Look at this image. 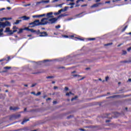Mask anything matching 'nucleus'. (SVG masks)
Listing matches in <instances>:
<instances>
[{
	"mask_svg": "<svg viewBox=\"0 0 131 131\" xmlns=\"http://www.w3.org/2000/svg\"><path fill=\"white\" fill-rule=\"evenodd\" d=\"M19 109H20V108H19L18 107H12V106H10V110L12 111V110H13V111H17V110H19Z\"/></svg>",
	"mask_w": 131,
	"mask_h": 131,
	"instance_id": "ddd939ff",
	"label": "nucleus"
},
{
	"mask_svg": "<svg viewBox=\"0 0 131 131\" xmlns=\"http://www.w3.org/2000/svg\"><path fill=\"white\" fill-rule=\"evenodd\" d=\"M128 81H129L130 82H131V78L128 79Z\"/></svg>",
	"mask_w": 131,
	"mask_h": 131,
	"instance_id": "774afa93",
	"label": "nucleus"
},
{
	"mask_svg": "<svg viewBox=\"0 0 131 131\" xmlns=\"http://www.w3.org/2000/svg\"><path fill=\"white\" fill-rule=\"evenodd\" d=\"M10 28H6V30L4 31V32L8 33L10 31Z\"/></svg>",
	"mask_w": 131,
	"mask_h": 131,
	"instance_id": "5701e85b",
	"label": "nucleus"
},
{
	"mask_svg": "<svg viewBox=\"0 0 131 131\" xmlns=\"http://www.w3.org/2000/svg\"><path fill=\"white\" fill-rule=\"evenodd\" d=\"M115 98H123V96L122 95H114L113 96H110L108 97V98L113 99H114Z\"/></svg>",
	"mask_w": 131,
	"mask_h": 131,
	"instance_id": "f8f14e48",
	"label": "nucleus"
},
{
	"mask_svg": "<svg viewBox=\"0 0 131 131\" xmlns=\"http://www.w3.org/2000/svg\"><path fill=\"white\" fill-rule=\"evenodd\" d=\"M77 98H78V97L75 96V97L72 98L71 99V101H74V100H76V99H77Z\"/></svg>",
	"mask_w": 131,
	"mask_h": 131,
	"instance_id": "bb28decb",
	"label": "nucleus"
},
{
	"mask_svg": "<svg viewBox=\"0 0 131 131\" xmlns=\"http://www.w3.org/2000/svg\"><path fill=\"white\" fill-rule=\"evenodd\" d=\"M127 28V26H126L124 28H123L122 30V32H124L125 31V30Z\"/></svg>",
	"mask_w": 131,
	"mask_h": 131,
	"instance_id": "a878e982",
	"label": "nucleus"
},
{
	"mask_svg": "<svg viewBox=\"0 0 131 131\" xmlns=\"http://www.w3.org/2000/svg\"><path fill=\"white\" fill-rule=\"evenodd\" d=\"M54 76H48L46 77V78H47V79H49L50 78H54Z\"/></svg>",
	"mask_w": 131,
	"mask_h": 131,
	"instance_id": "f704fd0d",
	"label": "nucleus"
},
{
	"mask_svg": "<svg viewBox=\"0 0 131 131\" xmlns=\"http://www.w3.org/2000/svg\"><path fill=\"white\" fill-rule=\"evenodd\" d=\"M4 61H6V58H3L0 60L1 65H2V66H4V65H6V64L8 63V61L5 62Z\"/></svg>",
	"mask_w": 131,
	"mask_h": 131,
	"instance_id": "1a4fd4ad",
	"label": "nucleus"
},
{
	"mask_svg": "<svg viewBox=\"0 0 131 131\" xmlns=\"http://www.w3.org/2000/svg\"><path fill=\"white\" fill-rule=\"evenodd\" d=\"M3 32H0V36H2L3 35Z\"/></svg>",
	"mask_w": 131,
	"mask_h": 131,
	"instance_id": "338daca9",
	"label": "nucleus"
},
{
	"mask_svg": "<svg viewBox=\"0 0 131 131\" xmlns=\"http://www.w3.org/2000/svg\"><path fill=\"white\" fill-rule=\"evenodd\" d=\"M131 51V47H129L127 49V51L130 52Z\"/></svg>",
	"mask_w": 131,
	"mask_h": 131,
	"instance_id": "864d4df0",
	"label": "nucleus"
},
{
	"mask_svg": "<svg viewBox=\"0 0 131 131\" xmlns=\"http://www.w3.org/2000/svg\"><path fill=\"white\" fill-rule=\"evenodd\" d=\"M40 95H41V93L40 92H39L37 93V94H36V96H40Z\"/></svg>",
	"mask_w": 131,
	"mask_h": 131,
	"instance_id": "e433bc0d",
	"label": "nucleus"
},
{
	"mask_svg": "<svg viewBox=\"0 0 131 131\" xmlns=\"http://www.w3.org/2000/svg\"><path fill=\"white\" fill-rule=\"evenodd\" d=\"M43 72H38L36 73H32V74H38L39 73H42Z\"/></svg>",
	"mask_w": 131,
	"mask_h": 131,
	"instance_id": "2f4dec72",
	"label": "nucleus"
},
{
	"mask_svg": "<svg viewBox=\"0 0 131 131\" xmlns=\"http://www.w3.org/2000/svg\"><path fill=\"white\" fill-rule=\"evenodd\" d=\"M105 4H110V1L105 2Z\"/></svg>",
	"mask_w": 131,
	"mask_h": 131,
	"instance_id": "680f3d73",
	"label": "nucleus"
},
{
	"mask_svg": "<svg viewBox=\"0 0 131 131\" xmlns=\"http://www.w3.org/2000/svg\"><path fill=\"white\" fill-rule=\"evenodd\" d=\"M99 2H101V0H96V3H99Z\"/></svg>",
	"mask_w": 131,
	"mask_h": 131,
	"instance_id": "e2e57ef3",
	"label": "nucleus"
},
{
	"mask_svg": "<svg viewBox=\"0 0 131 131\" xmlns=\"http://www.w3.org/2000/svg\"><path fill=\"white\" fill-rule=\"evenodd\" d=\"M64 90L65 91H68L69 90V88H68V87H65Z\"/></svg>",
	"mask_w": 131,
	"mask_h": 131,
	"instance_id": "5fc2aeb1",
	"label": "nucleus"
},
{
	"mask_svg": "<svg viewBox=\"0 0 131 131\" xmlns=\"http://www.w3.org/2000/svg\"><path fill=\"white\" fill-rule=\"evenodd\" d=\"M9 34H13L14 33V32H13V31L11 30H9V31L8 32Z\"/></svg>",
	"mask_w": 131,
	"mask_h": 131,
	"instance_id": "c756f323",
	"label": "nucleus"
},
{
	"mask_svg": "<svg viewBox=\"0 0 131 131\" xmlns=\"http://www.w3.org/2000/svg\"><path fill=\"white\" fill-rule=\"evenodd\" d=\"M27 121H29V119H25L23 120V121L21 122V124H24V123H26Z\"/></svg>",
	"mask_w": 131,
	"mask_h": 131,
	"instance_id": "a211bd4d",
	"label": "nucleus"
},
{
	"mask_svg": "<svg viewBox=\"0 0 131 131\" xmlns=\"http://www.w3.org/2000/svg\"><path fill=\"white\" fill-rule=\"evenodd\" d=\"M57 68H58V69H65V67H59Z\"/></svg>",
	"mask_w": 131,
	"mask_h": 131,
	"instance_id": "c9c22d12",
	"label": "nucleus"
},
{
	"mask_svg": "<svg viewBox=\"0 0 131 131\" xmlns=\"http://www.w3.org/2000/svg\"><path fill=\"white\" fill-rule=\"evenodd\" d=\"M70 95H74V94L72 93L71 92L66 94V96H67V97H70Z\"/></svg>",
	"mask_w": 131,
	"mask_h": 131,
	"instance_id": "6ab92c4d",
	"label": "nucleus"
},
{
	"mask_svg": "<svg viewBox=\"0 0 131 131\" xmlns=\"http://www.w3.org/2000/svg\"><path fill=\"white\" fill-rule=\"evenodd\" d=\"M19 117H21V115H12L10 116V120H15V119H18V118H19Z\"/></svg>",
	"mask_w": 131,
	"mask_h": 131,
	"instance_id": "f03ea898",
	"label": "nucleus"
},
{
	"mask_svg": "<svg viewBox=\"0 0 131 131\" xmlns=\"http://www.w3.org/2000/svg\"><path fill=\"white\" fill-rule=\"evenodd\" d=\"M47 17H48V19L49 18H53V12H49L47 14Z\"/></svg>",
	"mask_w": 131,
	"mask_h": 131,
	"instance_id": "2eb2a0df",
	"label": "nucleus"
},
{
	"mask_svg": "<svg viewBox=\"0 0 131 131\" xmlns=\"http://www.w3.org/2000/svg\"><path fill=\"white\" fill-rule=\"evenodd\" d=\"M18 19H23V20H29V19H30V17L28 16H26V15H25V16L18 17Z\"/></svg>",
	"mask_w": 131,
	"mask_h": 131,
	"instance_id": "9d476101",
	"label": "nucleus"
},
{
	"mask_svg": "<svg viewBox=\"0 0 131 131\" xmlns=\"http://www.w3.org/2000/svg\"><path fill=\"white\" fill-rule=\"evenodd\" d=\"M12 29L13 30H15V29H18V28L16 27V26H14L13 28H12Z\"/></svg>",
	"mask_w": 131,
	"mask_h": 131,
	"instance_id": "09e8293b",
	"label": "nucleus"
},
{
	"mask_svg": "<svg viewBox=\"0 0 131 131\" xmlns=\"http://www.w3.org/2000/svg\"><path fill=\"white\" fill-rule=\"evenodd\" d=\"M50 3V1H40V2H38L36 3V5L37 6V5H39L40 4H48Z\"/></svg>",
	"mask_w": 131,
	"mask_h": 131,
	"instance_id": "6e6552de",
	"label": "nucleus"
},
{
	"mask_svg": "<svg viewBox=\"0 0 131 131\" xmlns=\"http://www.w3.org/2000/svg\"><path fill=\"white\" fill-rule=\"evenodd\" d=\"M84 0H77L76 3V4H78V3H79V2H83Z\"/></svg>",
	"mask_w": 131,
	"mask_h": 131,
	"instance_id": "a19ab883",
	"label": "nucleus"
},
{
	"mask_svg": "<svg viewBox=\"0 0 131 131\" xmlns=\"http://www.w3.org/2000/svg\"><path fill=\"white\" fill-rule=\"evenodd\" d=\"M111 120H107L105 121V122L107 123L108 122H110Z\"/></svg>",
	"mask_w": 131,
	"mask_h": 131,
	"instance_id": "6e6d98bb",
	"label": "nucleus"
},
{
	"mask_svg": "<svg viewBox=\"0 0 131 131\" xmlns=\"http://www.w3.org/2000/svg\"><path fill=\"white\" fill-rule=\"evenodd\" d=\"M20 22H22V20H16V21L14 23L15 25H18L20 23Z\"/></svg>",
	"mask_w": 131,
	"mask_h": 131,
	"instance_id": "aec40b11",
	"label": "nucleus"
},
{
	"mask_svg": "<svg viewBox=\"0 0 131 131\" xmlns=\"http://www.w3.org/2000/svg\"><path fill=\"white\" fill-rule=\"evenodd\" d=\"M4 69L8 70L9 69H12V67H4Z\"/></svg>",
	"mask_w": 131,
	"mask_h": 131,
	"instance_id": "b1692460",
	"label": "nucleus"
},
{
	"mask_svg": "<svg viewBox=\"0 0 131 131\" xmlns=\"http://www.w3.org/2000/svg\"><path fill=\"white\" fill-rule=\"evenodd\" d=\"M130 62H131V60H129V61L124 60V61H120V63H130Z\"/></svg>",
	"mask_w": 131,
	"mask_h": 131,
	"instance_id": "4be33fe9",
	"label": "nucleus"
},
{
	"mask_svg": "<svg viewBox=\"0 0 131 131\" xmlns=\"http://www.w3.org/2000/svg\"><path fill=\"white\" fill-rule=\"evenodd\" d=\"M44 20H49L48 18H43L41 20V22L39 21V20H36L32 23L29 24V26L31 27H35V26H40V25H46L47 23H42Z\"/></svg>",
	"mask_w": 131,
	"mask_h": 131,
	"instance_id": "f257e3e1",
	"label": "nucleus"
},
{
	"mask_svg": "<svg viewBox=\"0 0 131 131\" xmlns=\"http://www.w3.org/2000/svg\"><path fill=\"white\" fill-rule=\"evenodd\" d=\"M64 5V3L59 4L58 5V7H60V8H62V6H63Z\"/></svg>",
	"mask_w": 131,
	"mask_h": 131,
	"instance_id": "ea45409f",
	"label": "nucleus"
},
{
	"mask_svg": "<svg viewBox=\"0 0 131 131\" xmlns=\"http://www.w3.org/2000/svg\"><path fill=\"white\" fill-rule=\"evenodd\" d=\"M113 43H108L107 44H105V46H106V47H108V46H111V45H112Z\"/></svg>",
	"mask_w": 131,
	"mask_h": 131,
	"instance_id": "58836bf2",
	"label": "nucleus"
},
{
	"mask_svg": "<svg viewBox=\"0 0 131 131\" xmlns=\"http://www.w3.org/2000/svg\"><path fill=\"white\" fill-rule=\"evenodd\" d=\"M71 117H72V116H70L67 117V119H69L70 118H71Z\"/></svg>",
	"mask_w": 131,
	"mask_h": 131,
	"instance_id": "13d9d810",
	"label": "nucleus"
},
{
	"mask_svg": "<svg viewBox=\"0 0 131 131\" xmlns=\"http://www.w3.org/2000/svg\"><path fill=\"white\" fill-rule=\"evenodd\" d=\"M1 27L5 28L6 27V23L0 22V28Z\"/></svg>",
	"mask_w": 131,
	"mask_h": 131,
	"instance_id": "f3484780",
	"label": "nucleus"
},
{
	"mask_svg": "<svg viewBox=\"0 0 131 131\" xmlns=\"http://www.w3.org/2000/svg\"><path fill=\"white\" fill-rule=\"evenodd\" d=\"M76 73V71H75L72 72V74H73V73Z\"/></svg>",
	"mask_w": 131,
	"mask_h": 131,
	"instance_id": "69168bd1",
	"label": "nucleus"
},
{
	"mask_svg": "<svg viewBox=\"0 0 131 131\" xmlns=\"http://www.w3.org/2000/svg\"><path fill=\"white\" fill-rule=\"evenodd\" d=\"M67 9H68V7L66 6L64 8V9H61L60 10H59L57 14H61V13H62V12H66V11H67Z\"/></svg>",
	"mask_w": 131,
	"mask_h": 131,
	"instance_id": "0eeeda50",
	"label": "nucleus"
},
{
	"mask_svg": "<svg viewBox=\"0 0 131 131\" xmlns=\"http://www.w3.org/2000/svg\"><path fill=\"white\" fill-rule=\"evenodd\" d=\"M109 115H110V114H106V116L104 117V118H110L109 117H108Z\"/></svg>",
	"mask_w": 131,
	"mask_h": 131,
	"instance_id": "c85d7f7f",
	"label": "nucleus"
},
{
	"mask_svg": "<svg viewBox=\"0 0 131 131\" xmlns=\"http://www.w3.org/2000/svg\"><path fill=\"white\" fill-rule=\"evenodd\" d=\"M7 58H8V60H7L6 62H9V61H10V60H11V57L10 56H8L7 57Z\"/></svg>",
	"mask_w": 131,
	"mask_h": 131,
	"instance_id": "37998d69",
	"label": "nucleus"
},
{
	"mask_svg": "<svg viewBox=\"0 0 131 131\" xmlns=\"http://www.w3.org/2000/svg\"><path fill=\"white\" fill-rule=\"evenodd\" d=\"M31 94H32V95H34V96L36 95V94H35V92H31Z\"/></svg>",
	"mask_w": 131,
	"mask_h": 131,
	"instance_id": "603ef678",
	"label": "nucleus"
},
{
	"mask_svg": "<svg viewBox=\"0 0 131 131\" xmlns=\"http://www.w3.org/2000/svg\"><path fill=\"white\" fill-rule=\"evenodd\" d=\"M46 16V14H40V15H33V18H40L41 17H45Z\"/></svg>",
	"mask_w": 131,
	"mask_h": 131,
	"instance_id": "9b49d317",
	"label": "nucleus"
},
{
	"mask_svg": "<svg viewBox=\"0 0 131 131\" xmlns=\"http://www.w3.org/2000/svg\"><path fill=\"white\" fill-rule=\"evenodd\" d=\"M18 29V31H17V34H20V33H23V31L24 30H26V29H25V28L24 29Z\"/></svg>",
	"mask_w": 131,
	"mask_h": 131,
	"instance_id": "dca6fc26",
	"label": "nucleus"
},
{
	"mask_svg": "<svg viewBox=\"0 0 131 131\" xmlns=\"http://www.w3.org/2000/svg\"><path fill=\"white\" fill-rule=\"evenodd\" d=\"M57 20H58V18H57L56 17L49 19L48 20V21H49L48 23L49 24H54V23H55L57 21Z\"/></svg>",
	"mask_w": 131,
	"mask_h": 131,
	"instance_id": "20e7f679",
	"label": "nucleus"
},
{
	"mask_svg": "<svg viewBox=\"0 0 131 131\" xmlns=\"http://www.w3.org/2000/svg\"><path fill=\"white\" fill-rule=\"evenodd\" d=\"M80 130L85 131V129H82V128H80Z\"/></svg>",
	"mask_w": 131,
	"mask_h": 131,
	"instance_id": "052dcab7",
	"label": "nucleus"
},
{
	"mask_svg": "<svg viewBox=\"0 0 131 131\" xmlns=\"http://www.w3.org/2000/svg\"><path fill=\"white\" fill-rule=\"evenodd\" d=\"M61 28V26H60V25H57V26H55V28L56 29H59V28Z\"/></svg>",
	"mask_w": 131,
	"mask_h": 131,
	"instance_id": "473e14b6",
	"label": "nucleus"
},
{
	"mask_svg": "<svg viewBox=\"0 0 131 131\" xmlns=\"http://www.w3.org/2000/svg\"><path fill=\"white\" fill-rule=\"evenodd\" d=\"M17 31H18V30H17V29H14L13 30V33H15V32H17Z\"/></svg>",
	"mask_w": 131,
	"mask_h": 131,
	"instance_id": "3c124183",
	"label": "nucleus"
},
{
	"mask_svg": "<svg viewBox=\"0 0 131 131\" xmlns=\"http://www.w3.org/2000/svg\"><path fill=\"white\" fill-rule=\"evenodd\" d=\"M5 25L6 26H11V23L8 21H6L5 22Z\"/></svg>",
	"mask_w": 131,
	"mask_h": 131,
	"instance_id": "412c9836",
	"label": "nucleus"
},
{
	"mask_svg": "<svg viewBox=\"0 0 131 131\" xmlns=\"http://www.w3.org/2000/svg\"><path fill=\"white\" fill-rule=\"evenodd\" d=\"M108 79H109V77L106 76V77H105V81H107Z\"/></svg>",
	"mask_w": 131,
	"mask_h": 131,
	"instance_id": "8fccbe9b",
	"label": "nucleus"
},
{
	"mask_svg": "<svg viewBox=\"0 0 131 131\" xmlns=\"http://www.w3.org/2000/svg\"><path fill=\"white\" fill-rule=\"evenodd\" d=\"M39 34H40L39 35V36H40V37H43L45 36H48V33H47V32H40V31H39Z\"/></svg>",
	"mask_w": 131,
	"mask_h": 131,
	"instance_id": "423d86ee",
	"label": "nucleus"
},
{
	"mask_svg": "<svg viewBox=\"0 0 131 131\" xmlns=\"http://www.w3.org/2000/svg\"><path fill=\"white\" fill-rule=\"evenodd\" d=\"M28 129H29V128L27 127L23 128V130H28Z\"/></svg>",
	"mask_w": 131,
	"mask_h": 131,
	"instance_id": "4c0bfd02",
	"label": "nucleus"
},
{
	"mask_svg": "<svg viewBox=\"0 0 131 131\" xmlns=\"http://www.w3.org/2000/svg\"><path fill=\"white\" fill-rule=\"evenodd\" d=\"M73 76L74 77H77V76H78V77H79V76H80L79 75H73Z\"/></svg>",
	"mask_w": 131,
	"mask_h": 131,
	"instance_id": "49530a36",
	"label": "nucleus"
},
{
	"mask_svg": "<svg viewBox=\"0 0 131 131\" xmlns=\"http://www.w3.org/2000/svg\"><path fill=\"white\" fill-rule=\"evenodd\" d=\"M47 20H48V19H45L43 21H42V23H46V25H47V24H48L49 23V21H47Z\"/></svg>",
	"mask_w": 131,
	"mask_h": 131,
	"instance_id": "cd10ccee",
	"label": "nucleus"
},
{
	"mask_svg": "<svg viewBox=\"0 0 131 131\" xmlns=\"http://www.w3.org/2000/svg\"><path fill=\"white\" fill-rule=\"evenodd\" d=\"M87 6H88L87 4H84V5H81V7L82 8H83V7H86Z\"/></svg>",
	"mask_w": 131,
	"mask_h": 131,
	"instance_id": "de8ad7c7",
	"label": "nucleus"
},
{
	"mask_svg": "<svg viewBox=\"0 0 131 131\" xmlns=\"http://www.w3.org/2000/svg\"><path fill=\"white\" fill-rule=\"evenodd\" d=\"M74 5H75V4L74 3H70L69 4V5H70V6H74Z\"/></svg>",
	"mask_w": 131,
	"mask_h": 131,
	"instance_id": "c03bdc74",
	"label": "nucleus"
},
{
	"mask_svg": "<svg viewBox=\"0 0 131 131\" xmlns=\"http://www.w3.org/2000/svg\"><path fill=\"white\" fill-rule=\"evenodd\" d=\"M127 53L126 51H123V55H126Z\"/></svg>",
	"mask_w": 131,
	"mask_h": 131,
	"instance_id": "79ce46f5",
	"label": "nucleus"
},
{
	"mask_svg": "<svg viewBox=\"0 0 131 131\" xmlns=\"http://www.w3.org/2000/svg\"><path fill=\"white\" fill-rule=\"evenodd\" d=\"M3 31H4V29H1L0 32H3Z\"/></svg>",
	"mask_w": 131,
	"mask_h": 131,
	"instance_id": "bf43d9fd",
	"label": "nucleus"
},
{
	"mask_svg": "<svg viewBox=\"0 0 131 131\" xmlns=\"http://www.w3.org/2000/svg\"><path fill=\"white\" fill-rule=\"evenodd\" d=\"M27 31H30L32 33H35V34H39V30L37 31L34 30L33 29H29V28H25Z\"/></svg>",
	"mask_w": 131,
	"mask_h": 131,
	"instance_id": "7ed1b4c3",
	"label": "nucleus"
},
{
	"mask_svg": "<svg viewBox=\"0 0 131 131\" xmlns=\"http://www.w3.org/2000/svg\"><path fill=\"white\" fill-rule=\"evenodd\" d=\"M62 36L63 37H64L65 38H69V36H68V35H62Z\"/></svg>",
	"mask_w": 131,
	"mask_h": 131,
	"instance_id": "72a5a7b5",
	"label": "nucleus"
},
{
	"mask_svg": "<svg viewBox=\"0 0 131 131\" xmlns=\"http://www.w3.org/2000/svg\"><path fill=\"white\" fill-rule=\"evenodd\" d=\"M70 38H72L73 39H74V40H82V41L84 40V39L77 37H74V35L70 36Z\"/></svg>",
	"mask_w": 131,
	"mask_h": 131,
	"instance_id": "39448f33",
	"label": "nucleus"
},
{
	"mask_svg": "<svg viewBox=\"0 0 131 131\" xmlns=\"http://www.w3.org/2000/svg\"><path fill=\"white\" fill-rule=\"evenodd\" d=\"M57 89H58V86H54V90H57Z\"/></svg>",
	"mask_w": 131,
	"mask_h": 131,
	"instance_id": "4d7b16f0",
	"label": "nucleus"
},
{
	"mask_svg": "<svg viewBox=\"0 0 131 131\" xmlns=\"http://www.w3.org/2000/svg\"><path fill=\"white\" fill-rule=\"evenodd\" d=\"M88 40H96V38H89L88 39Z\"/></svg>",
	"mask_w": 131,
	"mask_h": 131,
	"instance_id": "393cba45",
	"label": "nucleus"
},
{
	"mask_svg": "<svg viewBox=\"0 0 131 131\" xmlns=\"http://www.w3.org/2000/svg\"><path fill=\"white\" fill-rule=\"evenodd\" d=\"M100 5H102V3H99L95 4H94L91 6V8H98Z\"/></svg>",
	"mask_w": 131,
	"mask_h": 131,
	"instance_id": "4468645a",
	"label": "nucleus"
},
{
	"mask_svg": "<svg viewBox=\"0 0 131 131\" xmlns=\"http://www.w3.org/2000/svg\"><path fill=\"white\" fill-rule=\"evenodd\" d=\"M36 85V83L33 84L31 86V88H33V87L35 86Z\"/></svg>",
	"mask_w": 131,
	"mask_h": 131,
	"instance_id": "a18cd8bd",
	"label": "nucleus"
},
{
	"mask_svg": "<svg viewBox=\"0 0 131 131\" xmlns=\"http://www.w3.org/2000/svg\"><path fill=\"white\" fill-rule=\"evenodd\" d=\"M53 103V104H57V101H54Z\"/></svg>",
	"mask_w": 131,
	"mask_h": 131,
	"instance_id": "0e129e2a",
	"label": "nucleus"
},
{
	"mask_svg": "<svg viewBox=\"0 0 131 131\" xmlns=\"http://www.w3.org/2000/svg\"><path fill=\"white\" fill-rule=\"evenodd\" d=\"M65 16H66V14H61L59 15L60 17H65Z\"/></svg>",
	"mask_w": 131,
	"mask_h": 131,
	"instance_id": "7c9ffc66",
	"label": "nucleus"
}]
</instances>
